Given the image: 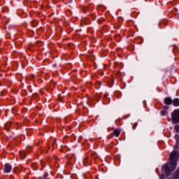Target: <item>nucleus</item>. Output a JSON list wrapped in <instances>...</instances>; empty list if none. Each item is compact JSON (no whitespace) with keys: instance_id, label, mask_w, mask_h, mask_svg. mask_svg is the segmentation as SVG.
Segmentation results:
<instances>
[{"instance_id":"1","label":"nucleus","mask_w":179,"mask_h":179,"mask_svg":"<svg viewBox=\"0 0 179 179\" xmlns=\"http://www.w3.org/2000/svg\"><path fill=\"white\" fill-rule=\"evenodd\" d=\"M179 159V152L173 151L169 156V162L171 171H174L177 168V162Z\"/></svg>"},{"instance_id":"2","label":"nucleus","mask_w":179,"mask_h":179,"mask_svg":"<svg viewBox=\"0 0 179 179\" xmlns=\"http://www.w3.org/2000/svg\"><path fill=\"white\" fill-rule=\"evenodd\" d=\"M172 121L174 124H178V122H179V109H176L173 112Z\"/></svg>"},{"instance_id":"3","label":"nucleus","mask_w":179,"mask_h":179,"mask_svg":"<svg viewBox=\"0 0 179 179\" xmlns=\"http://www.w3.org/2000/svg\"><path fill=\"white\" fill-rule=\"evenodd\" d=\"M162 171L164 173H165V174H166V176H170V174H171V172L170 171V166L169 165V164H165L162 167Z\"/></svg>"},{"instance_id":"4","label":"nucleus","mask_w":179,"mask_h":179,"mask_svg":"<svg viewBox=\"0 0 179 179\" xmlns=\"http://www.w3.org/2000/svg\"><path fill=\"white\" fill-rule=\"evenodd\" d=\"M5 173H10L12 171V166L10 164H6L4 166Z\"/></svg>"},{"instance_id":"5","label":"nucleus","mask_w":179,"mask_h":179,"mask_svg":"<svg viewBox=\"0 0 179 179\" xmlns=\"http://www.w3.org/2000/svg\"><path fill=\"white\" fill-rule=\"evenodd\" d=\"M164 103L168 106H171V104H173V99L170 97H166L164 99Z\"/></svg>"},{"instance_id":"6","label":"nucleus","mask_w":179,"mask_h":179,"mask_svg":"<svg viewBox=\"0 0 179 179\" xmlns=\"http://www.w3.org/2000/svg\"><path fill=\"white\" fill-rule=\"evenodd\" d=\"M83 165L85 166H90V161H89V157H85L83 159Z\"/></svg>"},{"instance_id":"7","label":"nucleus","mask_w":179,"mask_h":179,"mask_svg":"<svg viewBox=\"0 0 179 179\" xmlns=\"http://www.w3.org/2000/svg\"><path fill=\"white\" fill-rule=\"evenodd\" d=\"M172 103H173L174 107H178L179 106V99L178 98L174 99L173 101H172Z\"/></svg>"},{"instance_id":"8","label":"nucleus","mask_w":179,"mask_h":179,"mask_svg":"<svg viewBox=\"0 0 179 179\" xmlns=\"http://www.w3.org/2000/svg\"><path fill=\"white\" fill-rule=\"evenodd\" d=\"M173 179L179 178V168L177 169V171L173 173Z\"/></svg>"},{"instance_id":"9","label":"nucleus","mask_w":179,"mask_h":179,"mask_svg":"<svg viewBox=\"0 0 179 179\" xmlns=\"http://www.w3.org/2000/svg\"><path fill=\"white\" fill-rule=\"evenodd\" d=\"M20 159H22V160H24V159H25L26 157V152H21L20 153Z\"/></svg>"},{"instance_id":"10","label":"nucleus","mask_w":179,"mask_h":179,"mask_svg":"<svg viewBox=\"0 0 179 179\" xmlns=\"http://www.w3.org/2000/svg\"><path fill=\"white\" fill-rule=\"evenodd\" d=\"M120 130L118 129H116L113 131V135L116 137V138H118V136H120Z\"/></svg>"},{"instance_id":"11","label":"nucleus","mask_w":179,"mask_h":179,"mask_svg":"<svg viewBox=\"0 0 179 179\" xmlns=\"http://www.w3.org/2000/svg\"><path fill=\"white\" fill-rule=\"evenodd\" d=\"M174 129L176 130V131L178 134L179 133V124L175 126Z\"/></svg>"},{"instance_id":"12","label":"nucleus","mask_w":179,"mask_h":179,"mask_svg":"<svg viewBox=\"0 0 179 179\" xmlns=\"http://www.w3.org/2000/svg\"><path fill=\"white\" fill-rule=\"evenodd\" d=\"M47 177H48V173H45L43 174V178H47Z\"/></svg>"},{"instance_id":"13","label":"nucleus","mask_w":179,"mask_h":179,"mask_svg":"<svg viewBox=\"0 0 179 179\" xmlns=\"http://www.w3.org/2000/svg\"><path fill=\"white\" fill-rule=\"evenodd\" d=\"M159 178L164 179L165 178L164 175V174L160 175Z\"/></svg>"},{"instance_id":"14","label":"nucleus","mask_w":179,"mask_h":179,"mask_svg":"<svg viewBox=\"0 0 179 179\" xmlns=\"http://www.w3.org/2000/svg\"><path fill=\"white\" fill-rule=\"evenodd\" d=\"M162 115H166V110H162Z\"/></svg>"},{"instance_id":"15","label":"nucleus","mask_w":179,"mask_h":179,"mask_svg":"<svg viewBox=\"0 0 179 179\" xmlns=\"http://www.w3.org/2000/svg\"><path fill=\"white\" fill-rule=\"evenodd\" d=\"M57 100H58L59 101H62V98L59 97V98L57 99Z\"/></svg>"},{"instance_id":"16","label":"nucleus","mask_w":179,"mask_h":179,"mask_svg":"<svg viewBox=\"0 0 179 179\" xmlns=\"http://www.w3.org/2000/svg\"><path fill=\"white\" fill-rule=\"evenodd\" d=\"M38 179H48V178H44V177H39Z\"/></svg>"},{"instance_id":"17","label":"nucleus","mask_w":179,"mask_h":179,"mask_svg":"<svg viewBox=\"0 0 179 179\" xmlns=\"http://www.w3.org/2000/svg\"><path fill=\"white\" fill-rule=\"evenodd\" d=\"M134 125H135V127H136V125H138V123H135Z\"/></svg>"},{"instance_id":"18","label":"nucleus","mask_w":179,"mask_h":179,"mask_svg":"<svg viewBox=\"0 0 179 179\" xmlns=\"http://www.w3.org/2000/svg\"><path fill=\"white\" fill-rule=\"evenodd\" d=\"M177 146H178V148H179V143H178Z\"/></svg>"},{"instance_id":"19","label":"nucleus","mask_w":179,"mask_h":179,"mask_svg":"<svg viewBox=\"0 0 179 179\" xmlns=\"http://www.w3.org/2000/svg\"><path fill=\"white\" fill-rule=\"evenodd\" d=\"M165 108H169V106H165Z\"/></svg>"},{"instance_id":"20","label":"nucleus","mask_w":179,"mask_h":179,"mask_svg":"<svg viewBox=\"0 0 179 179\" xmlns=\"http://www.w3.org/2000/svg\"><path fill=\"white\" fill-rule=\"evenodd\" d=\"M32 77L34 78V75H32Z\"/></svg>"},{"instance_id":"21","label":"nucleus","mask_w":179,"mask_h":179,"mask_svg":"<svg viewBox=\"0 0 179 179\" xmlns=\"http://www.w3.org/2000/svg\"><path fill=\"white\" fill-rule=\"evenodd\" d=\"M105 97H107V95H106V94H105Z\"/></svg>"},{"instance_id":"22","label":"nucleus","mask_w":179,"mask_h":179,"mask_svg":"<svg viewBox=\"0 0 179 179\" xmlns=\"http://www.w3.org/2000/svg\"><path fill=\"white\" fill-rule=\"evenodd\" d=\"M1 96L3 95L2 92H1Z\"/></svg>"},{"instance_id":"23","label":"nucleus","mask_w":179,"mask_h":179,"mask_svg":"<svg viewBox=\"0 0 179 179\" xmlns=\"http://www.w3.org/2000/svg\"><path fill=\"white\" fill-rule=\"evenodd\" d=\"M133 129H135V127H134Z\"/></svg>"}]
</instances>
